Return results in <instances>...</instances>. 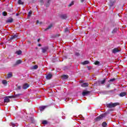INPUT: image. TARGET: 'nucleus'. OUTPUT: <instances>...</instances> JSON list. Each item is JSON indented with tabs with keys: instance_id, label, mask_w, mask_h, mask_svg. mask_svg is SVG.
Instances as JSON below:
<instances>
[{
	"instance_id": "1",
	"label": "nucleus",
	"mask_w": 127,
	"mask_h": 127,
	"mask_svg": "<svg viewBox=\"0 0 127 127\" xmlns=\"http://www.w3.org/2000/svg\"><path fill=\"white\" fill-rule=\"evenodd\" d=\"M107 77H105L102 80H98L95 82L94 83V86H104L105 85V83H106V81L107 80Z\"/></svg>"
},
{
	"instance_id": "2",
	"label": "nucleus",
	"mask_w": 127,
	"mask_h": 127,
	"mask_svg": "<svg viewBox=\"0 0 127 127\" xmlns=\"http://www.w3.org/2000/svg\"><path fill=\"white\" fill-rule=\"evenodd\" d=\"M117 106H120V103L116 102V103H113L112 102H111L110 103H108L106 104L107 108H116Z\"/></svg>"
},
{
	"instance_id": "3",
	"label": "nucleus",
	"mask_w": 127,
	"mask_h": 127,
	"mask_svg": "<svg viewBox=\"0 0 127 127\" xmlns=\"http://www.w3.org/2000/svg\"><path fill=\"white\" fill-rule=\"evenodd\" d=\"M106 116L105 113L102 114L100 115H99L98 117H96L94 121L96 123L97 122H100V121H101V120H103L104 118H106Z\"/></svg>"
},
{
	"instance_id": "4",
	"label": "nucleus",
	"mask_w": 127,
	"mask_h": 127,
	"mask_svg": "<svg viewBox=\"0 0 127 127\" xmlns=\"http://www.w3.org/2000/svg\"><path fill=\"white\" fill-rule=\"evenodd\" d=\"M116 4V1L113 0H110L109 2V8H113V9L115 8V7H114V5Z\"/></svg>"
},
{
	"instance_id": "5",
	"label": "nucleus",
	"mask_w": 127,
	"mask_h": 127,
	"mask_svg": "<svg viewBox=\"0 0 127 127\" xmlns=\"http://www.w3.org/2000/svg\"><path fill=\"white\" fill-rule=\"evenodd\" d=\"M92 91H87V89H85V90H83L82 92V95L83 97H85L86 96H88V95H90V93Z\"/></svg>"
},
{
	"instance_id": "6",
	"label": "nucleus",
	"mask_w": 127,
	"mask_h": 127,
	"mask_svg": "<svg viewBox=\"0 0 127 127\" xmlns=\"http://www.w3.org/2000/svg\"><path fill=\"white\" fill-rule=\"evenodd\" d=\"M41 49L42 53H46V52H47V51L49 50V46H45L43 48H42Z\"/></svg>"
},
{
	"instance_id": "7",
	"label": "nucleus",
	"mask_w": 127,
	"mask_h": 127,
	"mask_svg": "<svg viewBox=\"0 0 127 127\" xmlns=\"http://www.w3.org/2000/svg\"><path fill=\"white\" fill-rule=\"evenodd\" d=\"M60 17L62 19H67L68 16H67V14H62L60 15Z\"/></svg>"
},
{
	"instance_id": "8",
	"label": "nucleus",
	"mask_w": 127,
	"mask_h": 127,
	"mask_svg": "<svg viewBox=\"0 0 127 127\" xmlns=\"http://www.w3.org/2000/svg\"><path fill=\"white\" fill-rule=\"evenodd\" d=\"M6 23H12L13 22V18L12 17H9L5 21Z\"/></svg>"
},
{
	"instance_id": "9",
	"label": "nucleus",
	"mask_w": 127,
	"mask_h": 127,
	"mask_svg": "<svg viewBox=\"0 0 127 127\" xmlns=\"http://www.w3.org/2000/svg\"><path fill=\"white\" fill-rule=\"evenodd\" d=\"M53 76V75L51 74V73H49L46 76V79L47 80H50L51 79H52V77Z\"/></svg>"
},
{
	"instance_id": "10",
	"label": "nucleus",
	"mask_w": 127,
	"mask_h": 127,
	"mask_svg": "<svg viewBox=\"0 0 127 127\" xmlns=\"http://www.w3.org/2000/svg\"><path fill=\"white\" fill-rule=\"evenodd\" d=\"M114 111H115L114 109L110 108L108 111H107L105 113H104V114H105V116H108V115H109V114H110V113H111V112H114Z\"/></svg>"
},
{
	"instance_id": "11",
	"label": "nucleus",
	"mask_w": 127,
	"mask_h": 127,
	"mask_svg": "<svg viewBox=\"0 0 127 127\" xmlns=\"http://www.w3.org/2000/svg\"><path fill=\"white\" fill-rule=\"evenodd\" d=\"M22 61L20 60H17L16 63L13 64V67H15V66H17V65L19 64H21Z\"/></svg>"
},
{
	"instance_id": "12",
	"label": "nucleus",
	"mask_w": 127,
	"mask_h": 127,
	"mask_svg": "<svg viewBox=\"0 0 127 127\" xmlns=\"http://www.w3.org/2000/svg\"><path fill=\"white\" fill-rule=\"evenodd\" d=\"M118 52H121V50H118L117 48H114L113 50H112V53H113V54H116L117 53H118Z\"/></svg>"
},
{
	"instance_id": "13",
	"label": "nucleus",
	"mask_w": 127,
	"mask_h": 127,
	"mask_svg": "<svg viewBox=\"0 0 127 127\" xmlns=\"http://www.w3.org/2000/svg\"><path fill=\"white\" fill-rule=\"evenodd\" d=\"M17 37H18V35H14L11 36V37L9 38L8 41H10V40H13V39H15L16 38H17Z\"/></svg>"
},
{
	"instance_id": "14",
	"label": "nucleus",
	"mask_w": 127,
	"mask_h": 127,
	"mask_svg": "<svg viewBox=\"0 0 127 127\" xmlns=\"http://www.w3.org/2000/svg\"><path fill=\"white\" fill-rule=\"evenodd\" d=\"M50 1H51V0H47V1L45 4V6H46V7H49V6H50Z\"/></svg>"
},
{
	"instance_id": "15",
	"label": "nucleus",
	"mask_w": 127,
	"mask_h": 127,
	"mask_svg": "<svg viewBox=\"0 0 127 127\" xmlns=\"http://www.w3.org/2000/svg\"><path fill=\"white\" fill-rule=\"evenodd\" d=\"M10 102V100L8 97V96H5L4 97V103H9Z\"/></svg>"
},
{
	"instance_id": "16",
	"label": "nucleus",
	"mask_w": 127,
	"mask_h": 127,
	"mask_svg": "<svg viewBox=\"0 0 127 127\" xmlns=\"http://www.w3.org/2000/svg\"><path fill=\"white\" fill-rule=\"evenodd\" d=\"M60 60L58 58L53 59L52 60L53 63H56V62H60Z\"/></svg>"
},
{
	"instance_id": "17",
	"label": "nucleus",
	"mask_w": 127,
	"mask_h": 127,
	"mask_svg": "<svg viewBox=\"0 0 127 127\" xmlns=\"http://www.w3.org/2000/svg\"><path fill=\"white\" fill-rule=\"evenodd\" d=\"M45 109H46V106H40L39 107V109L40 110V112H43Z\"/></svg>"
},
{
	"instance_id": "18",
	"label": "nucleus",
	"mask_w": 127,
	"mask_h": 127,
	"mask_svg": "<svg viewBox=\"0 0 127 127\" xmlns=\"http://www.w3.org/2000/svg\"><path fill=\"white\" fill-rule=\"evenodd\" d=\"M29 87V84H28L27 83H25L23 86L22 88L24 90H26V89H27V88Z\"/></svg>"
},
{
	"instance_id": "19",
	"label": "nucleus",
	"mask_w": 127,
	"mask_h": 127,
	"mask_svg": "<svg viewBox=\"0 0 127 127\" xmlns=\"http://www.w3.org/2000/svg\"><path fill=\"white\" fill-rule=\"evenodd\" d=\"M118 80H119V78H111L109 80H108V82L109 83H113V82H115V81H117Z\"/></svg>"
},
{
	"instance_id": "20",
	"label": "nucleus",
	"mask_w": 127,
	"mask_h": 127,
	"mask_svg": "<svg viewBox=\"0 0 127 127\" xmlns=\"http://www.w3.org/2000/svg\"><path fill=\"white\" fill-rule=\"evenodd\" d=\"M29 119L30 120L31 124H35V120H34V117H29Z\"/></svg>"
},
{
	"instance_id": "21",
	"label": "nucleus",
	"mask_w": 127,
	"mask_h": 127,
	"mask_svg": "<svg viewBox=\"0 0 127 127\" xmlns=\"http://www.w3.org/2000/svg\"><path fill=\"white\" fill-rule=\"evenodd\" d=\"M81 86V87L85 88V87H88V86H89V83H88V82H84V83H82Z\"/></svg>"
},
{
	"instance_id": "22",
	"label": "nucleus",
	"mask_w": 127,
	"mask_h": 127,
	"mask_svg": "<svg viewBox=\"0 0 127 127\" xmlns=\"http://www.w3.org/2000/svg\"><path fill=\"white\" fill-rule=\"evenodd\" d=\"M119 96H120V97H125V96H127V92H121L120 94H119Z\"/></svg>"
},
{
	"instance_id": "23",
	"label": "nucleus",
	"mask_w": 127,
	"mask_h": 127,
	"mask_svg": "<svg viewBox=\"0 0 127 127\" xmlns=\"http://www.w3.org/2000/svg\"><path fill=\"white\" fill-rule=\"evenodd\" d=\"M53 26V24L51 23L50 25L48 26V27L45 29V31H47L49 29H50L51 27Z\"/></svg>"
},
{
	"instance_id": "24",
	"label": "nucleus",
	"mask_w": 127,
	"mask_h": 127,
	"mask_svg": "<svg viewBox=\"0 0 127 127\" xmlns=\"http://www.w3.org/2000/svg\"><path fill=\"white\" fill-rule=\"evenodd\" d=\"M22 54V51L21 50H19L15 52V54H16L17 55H21Z\"/></svg>"
},
{
	"instance_id": "25",
	"label": "nucleus",
	"mask_w": 127,
	"mask_h": 127,
	"mask_svg": "<svg viewBox=\"0 0 127 127\" xmlns=\"http://www.w3.org/2000/svg\"><path fill=\"white\" fill-rule=\"evenodd\" d=\"M23 94H21V93H19L17 94H15V92H14V98H18L19 97V96H22Z\"/></svg>"
},
{
	"instance_id": "26",
	"label": "nucleus",
	"mask_w": 127,
	"mask_h": 127,
	"mask_svg": "<svg viewBox=\"0 0 127 127\" xmlns=\"http://www.w3.org/2000/svg\"><path fill=\"white\" fill-rule=\"evenodd\" d=\"M90 63V62L89 61H84L83 62L81 63V64L82 65H87V64H89Z\"/></svg>"
},
{
	"instance_id": "27",
	"label": "nucleus",
	"mask_w": 127,
	"mask_h": 127,
	"mask_svg": "<svg viewBox=\"0 0 127 127\" xmlns=\"http://www.w3.org/2000/svg\"><path fill=\"white\" fill-rule=\"evenodd\" d=\"M68 78H69V76L67 74H64L63 75V78L64 79V80H66V79H68Z\"/></svg>"
},
{
	"instance_id": "28",
	"label": "nucleus",
	"mask_w": 127,
	"mask_h": 127,
	"mask_svg": "<svg viewBox=\"0 0 127 127\" xmlns=\"http://www.w3.org/2000/svg\"><path fill=\"white\" fill-rule=\"evenodd\" d=\"M71 68V64L70 65H67L66 66H64V70H69Z\"/></svg>"
},
{
	"instance_id": "29",
	"label": "nucleus",
	"mask_w": 127,
	"mask_h": 127,
	"mask_svg": "<svg viewBox=\"0 0 127 127\" xmlns=\"http://www.w3.org/2000/svg\"><path fill=\"white\" fill-rule=\"evenodd\" d=\"M38 68V65H33V66H32L31 69H32L33 70H36V69Z\"/></svg>"
},
{
	"instance_id": "30",
	"label": "nucleus",
	"mask_w": 127,
	"mask_h": 127,
	"mask_svg": "<svg viewBox=\"0 0 127 127\" xmlns=\"http://www.w3.org/2000/svg\"><path fill=\"white\" fill-rule=\"evenodd\" d=\"M117 32H118V28H115L112 31V33L113 34L117 33Z\"/></svg>"
},
{
	"instance_id": "31",
	"label": "nucleus",
	"mask_w": 127,
	"mask_h": 127,
	"mask_svg": "<svg viewBox=\"0 0 127 127\" xmlns=\"http://www.w3.org/2000/svg\"><path fill=\"white\" fill-rule=\"evenodd\" d=\"M12 77V73L11 72H9L7 74V78H11Z\"/></svg>"
},
{
	"instance_id": "32",
	"label": "nucleus",
	"mask_w": 127,
	"mask_h": 127,
	"mask_svg": "<svg viewBox=\"0 0 127 127\" xmlns=\"http://www.w3.org/2000/svg\"><path fill=\"white\" fill-rule=\"evenodd\" d=\"M13 10V8H7V11H8V12H12V11Z\"/></svg>"
},
{
	"instance_id": "33",
	"label": "nucleus",
	"mask_w": 127,
	"mask_h": 127,
	"mask_svg": "<svg viewBox=\"0 0 127 127\" xmlns=\"http://www.w3.org/2000/svg\"><path fill=\"white\" fill-rule=\"evenodd\" d=\"M95 65H98V66H101V63H100V62L96 61L95 63H94Z\"/></svg>"
},
{
	"instance_id": "34",
	"label": "nucleus",
	"mask_w": 127,
	"mask_h": 127,
	"mask_svg": "<svg viewBox=\"0 0 127 127\" xmlns=\"http://www.w3.org/2000/svg\"><path fill=\"white\" fill-rule=\"evenodd\" d=\"M107 126H108V124L106 123V122H103V123H102V126L103 127H107Z\"/></svg>"
},
{
	"instance_id": "35",
	"label": "nucleus",
	"mask_w": 127,
	"mask_h": 127,
	"mask_svg": "<svg viewBox=\"0 0 127 127\" xmlns=\"http://www.w3.org/2000/svg\"><path fill=\"white\" fill-rule=\"evenodd\" d=\"M2 15L3 16H7V12L6 11H3L2 12Z\"/></svg>"
},
{
	"instance_id": "36",
	"label": "nucleus",
	"mask_w": 127,
	"mask_h": 127,
	"mask_svg": "<svg viewBox=\"0 0 127 127\" xmlns=\"http://www.w3.org/2000/svg\"><path fill=\"white\" fill-rule=\"evenodd\" d=\"M42 124L43 125H47L48 124V121H46V120H43L42 122Z\"/></svg>"
},
{
	"instance_id": "37",
	"label": "nucleus",
	"mask_w": 127,
	"mask_h": 127,
	"mask_svg": "<svg viewBox=\"0 0 127 127\" xmlns=\"http://www.w3.org/2000/svg\"><path fill=\"white\" fill-rule=\"evenodd\" d=\"M2 84H3V85H5V86H6V85L7 84V81L5 80H3L2 81Z\"/></svg>"
},
{
	"instance_id": "38",
	"label": "nucleus",
	"mask_w": 127,
	"mask_h": 127,
	"mask_svg": "<svg viewBox=\"0 0 127 127\" xmlns=\"http://www.w3.org/2000/svg\"><path fill=\"white\" fill-rule=\"evenodd\" d=\"M102 93H103V94H104V95H107V94H109V93H110V91L105 90V91H103Z\"/></svg>"
},
{
	"instance_id": "39",
	"label": "nucleus",
	"mask_w": 127,
	"mask_h": 127,
	"mask_svg": "<svg viewBox=\"0 0 127 127\" xmlns=\"http://www.w3.org/2000/svg\"><path fill=\"white\" fill-rule=\"evenodd\" d=\"M115 91H117V89H114V90L109 91V93H112V94H115Z\"/></svg>"
},
{
	"instance_id": "40",
	"label": "nucleus",
	"mask_w": 127,
	"mask_h": 127,
	"mask_svg": "<svg viewBox=\"0 0 127 127\" xmlns=\"http://www.w3.org/2000/svg\"><path fill=\"white\" fill-rule=\"evenodd\" d=\"M67 32H69V28L66 27L64 29V33H67Z\"/></svg>"
},
{
	"instance_id": "41",
	"label": "nucleus",
	"mask_w": 127,
	"mask_h": 127,
	"mask_svg": "<svg viewBox=\"0 0 127 127\" xmlns=\"http://www.w3.org/2000/svg\"><path fill=\"white\" fill-rule=\"evenodd\" d=\"M32 13V11H29L28 13V17H30V16H31Z\"/></svg>"
},
{
	"instance_id": "42",
	"label": "nucleus",
	"mask_w": 127,
	"mask_h": 127,
	"mask_svg": "<svg viewBox=\"0 0 127 127\" xmlns=\"http://www.w3.org/2000/svg\"><path fill=\"white\" fill-rule=\"evenodd\" d=\"M9 126H10V127H15V124L13 123H10Z\"/></svg>"
},
{
	"instance_id": "43",
	"label": "nucleus",
	"mask_w": 127,
	"mask_h": 127,
	"mask_svg": "<svg viewBox=\"0 0 127 127\" xmlns=\"http://www.w3.org/2000/svg\"><path fill=\"white\" fill-rule=\"evenodd\" d=\"M8 98L9 99H14V98H15V97H14V95H11V96H8Z\"/></svg>"
},
{
	"instance_id": "44",
	"label": "nucleus",
	"mask_w": 127,
	"mask_h": 127,
	"mask_svg": "<svg viewBox=\"0 0 127 127\" xmlns=\"http://www.w3.org/2000/svg\"><path fill=\"white\" fill-rule=\"evenodd\" d=\"M18 3L19 4H23V2H22V1L21 0H18Z\"/></svg>"
},
{
	"instance_id": "45",
	"label": "nucleus",
	"mask_w": 127,
	"mask_h": 127,
	"mask_svg": "<svg viewBox=\"0 0 127 127\" xmlns=\"http://www.w3.org/2000/svg\"><path fill=\"white\" fill-rule=\"evenodd\" d=\"M74 55L75 56H77V57H78V56H80V53L78 52H75Z\"/></svg>"
},
{
	"instance_id": "46",
	"label": "nucleus",
	"mask_w": 127,
	"mask_h": 127,
	"mask_svg": "<svg viewBox=\"0 0 127 127\" xmlns=\"http://www.w3.org/2000/svg\"><path fill=\"white\" fill-rule=\"evenodd\" d=\"M71 5H74V1L71 2V3L68 4V6H71Z\"/></svg>"
},
{
	"instance_id": "47",
	"label": "nucleus",
	"mask_w": 127,
	"mask_h": 127,
	"mask_svg": "<svg viewBox=\"0 0 127 127\" xmlns=\"http://www.w3.org/2000/svg\"><path fill=\"white\" fill-rule=\"evenodd\" d=\"M79 117L80 119H83L81 120L82 121H84V120H85V118H84V117H83V116L80 115H79Z\"/></svg>"
},
{
	"instance_id": "48",
	"label": "nucleus",
	"mask_w": 127,
	"mask_h": 127,
	"mask_svg": "<svg viewBox=\"0 0 127 127\" xmlns=\"http://www.w3.org/2000/svg\"><path fill=\"white\" fill-rule=\"evenodd\" d=\"M87 68H88V70H91V69H92V67L88 66Z\"/></svg>"
},
{
	"instance_id": "49",
	"label": "nucleus",
	"mask_w": 127,
	"mask_h": 127,
	"mask_svg": "<svg viewBox=\"0 0 127 127\" xmlns=\"http://www.w3.org/2000/svg\"><path fill=\"white\" fill-rule=\"evenodd\" d=\"M68 58V57L67 56H64V57L63 60H64V59H67Z\"/></svg>"
},
{
	"instance_id": "50",
	"label": "nucleus",
	"mask_w": 127,
	"mask_h": 127,
	"mask_svg": "<svg viewBox=\"0 0 127 127\" xmlns=\"http://www.w3.org/2000/svg\"><path fill=\"white\" fill-rule=\"evenodd\" d=\"M30 124H28V125H25V127H30Z\"/></svg>"
},
{
	"instance_id": "51",
	"label": "nucleus",
	"mask_w": 127,
	"mask_h": 127,
	"mask_svg": "<svg viewBox=\"0 0 127 127\" xmlns=\"http://www.w3.org/2000/svg\"><path fill=\"white\" fill-rule=\"evenodd\" d=\"M17 89L18 90H21V86H18Z\"/></svg>"
},
{
	"instance_id": "52",
	"label": "nucleus",
	"mask_w": 127,
	"mask_h": 127,
	"mask_svg": "<svg viewBox=\"0 0 127 127\" xmlns=\"http://www.w3.org/2000/svg\"><path fill=\"white\" fill-rule=\"evenodd\" d=\"M40 2L44 3V0H40Z\"/></svg>"
},
{
	"instance_id": "53",
	"label": "nucleus",
	"mask_w": 127,
	"mask_h": 127,
	"mask_svg": "<svg viewBox=\"0 0 127 127\" xmlns=\"http://www.w3.org/2000/svg\"><path fill=\"white\" fill-rule=\"evenodd\" d=\"M32 2H35L36 1H37V0H31Z\"/></svg>"
},
{
	"instance_id": "54",
	"label": "nucleus",
	"mask_w": 127,
	"mask_h": 127,
	"mask_svg": "<svg viewBox=\"0 0 127 127\" xmlns=\"http://www.w3.org/2000/svg\"><path fill=\"white\" fill-rule=\"evenodd\" d=\"M110 84H108V85H107L106 88H110Z\"/></svg>"
},
{
	"instance_id": "55",
	"label": "nucleus",
	"mask_w": 127,
	"mask_h": 127,
	"mask_svg": "<svg viewBox=\"0 0 127 127\" xmlns=\"http://www.w3.org/2000/svg\"><path fill=\"white\" fill-rule=\"evenodd\" d=\"M36 23H37V24H38V23H39V20H37L36 21Z\"/></svg>"
},
{
	"instance_id": "56",
	"label": "nucleus",
	"mask_w": 127,
	"mask_h": 127,
	"mask_svg": "<svg viewBox=\"0 0 127 127\" xmlns=\"http://www.w3.org/2000/svg\"><path fill=\"white\" fill-rule=\"evenodd\" d=\"M38 46H39V47H40V46H42L41 44H38Z\"/></svg>"
},
{
	"instance_id": "57",
	"label": "nucleus",
	"mask_w": 127,
	"mask_h": 127,
	"mask_svg": "<svg viewBox=\"0 0 127 127\" xmlns=\"http://www.w3.org/2000/svg\"><path fill=\"white\" fill-rule=\"evenodd\" d=\"M62 118L63 120H65V116H62Z\"/></svg>"
},
{
	"instance_id": "58",
	"label": "nucleus",
	"mask_w": 127,
	"mask_h": 127,
	"mask_svg": "<svg viewBox=\"0 0 127 127\" xmlns=\"http://www.w3.org/2000/svg\"><path fill=\"white\" fill-rule=\"evenodd\" d=\"M85 0H81V2H84V1H85Z\"/></svg>"
},
{
	"instance_id": "59",
	"label": "nucleus",
	"mask_w": 127,
	"mask_h": 127,
	"mask_svg": "<svg viewBox=\"0 0 127 127\" xmlns=\"http://www.w3.org/2000/svg\"><path fill=\"white\" fill-rule=\"evenodd\" d=\"M18 15H19V14L18 13L16 14V16H18Z\"/></svg>"
},
{
	"instance_id": "60",
	"label": "nucleus",
	"mask_w": 127,
	"mask_h": 127,
	"mask_svg": "<svg viewBox=\"0 0 127 127\" xmlns=\"http://www.w3.org/2000/svg\"><path fill=\"white\" fill-rule=\"evenodd\" d=\"M39 41H40V39H38L37 40V42H39Z\"/></svg>"
},
{
	"instance_id": "61",
	"label": "nucleus",
	"mask_w": 127,
	"mask_h": 127,
	"mask_svg": "<svg viewBox=\"0 0 127 127\" xmlns=\"http://www.w3.org/2000/svg\"><path fill=\"white\" fill-rule=\"evenodd\" d=\"M13 14H14V13H12V14H10V15H13Z\"/></svg>"
},
{
	"instance_id": "62",
	"label": "nucleus",
	"mask_w": 127,
	"mask_h": 127,
	"mask_svg": "<svg viewBox=\"0 0 127 127\" xmlns=\"http://www.w3.org/2000/svg\"><path fill=\"white\" fill-rule=\"evenodd\" d=\"M40 24H42V22H40Z\"/></svg>"
},
{
	"instance_id": "63",
	"label": "nucleus",
	"mask_w": 127,
	"mask_h": 127,
	"mask_svg": "<svg viewBox=\"0 0 127 127\" xmlns=\"http://www.w3.org/2000/svg\"><path fill=\"white\" fill-rule=\"evenodd\" d=\"M119 16H120V14H118Z\"/></svg>"
}]
</instances>
